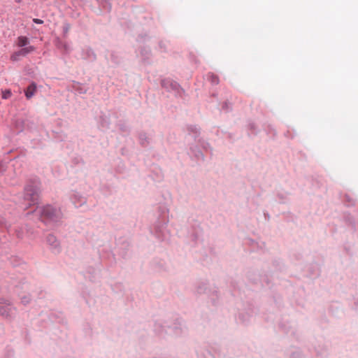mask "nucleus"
Returning <instances> with one entry per match:
<instances>
[{"label":"nucleus","mask_w":358,"mask_h":358,"mask_svg":"<svg viewBox=\"0 0 358 358\" xmlns=\"http://www.w3.org/2000/svg\"><path fill=\"white\" fill-rule=\"evenodd\" d=\"M37 212L40 215L41 221L46 224L57 223L59 222L62 217L60 208L50 203L38 207Z\"/></svg>","instance_id":"nucleus-1"},{"label":"nucleus","mask_w":358,"mask_h":358,"mask_svg":"<svg viewBox=\"0 0 358 358\" xmlns=\"http://www.w3.org/2000/svg\"><path fill=\"white\" fill-rule=\"evenodd\" d=\"M17 309L11 302L3 298L0 299V315L8 320H13L16 315Z\"/></svg>","instance_id":"nucleus-2"},{"label":"nucleus","mask_w":358,"mask_h":358,"mask_svg":"<svg viewBox=\"0 0 358 358\" xmlns=\"http://www.w3.org/2000/svg\"><path fill=\"white\" fill-rule=\"evenodd\" d=\"M165 223L156 222L151 227L150 232L159 240L164 241L169 238L168 233L164 231Z\"/></svg>","instance_id":"nucleus-3"},{"label":"nucleus","mask_w":358,"mask_h":358,"mask_svg":"<svg viewBox=\"0 0 358 358\" xmlns=\"http://www.w3.org/2000/svg\"><path fill=\"white\" fill-rule=\"evenodd\" d=\"M46 243L49 246L50 250L54 254H59L62 251L60 241L52 234H49L45 238Z\"/></svg>","instance_id":"nucleus-4"},{"label":"nucleus","mask_w":358,"mask_h":358,"mask_svg":"<svg viewBox=\"0 0 358 358\" xmlns=\"http://www.w3.org/2000/svg\"><path fill=\"white\" fill-rule=\"evenodd\" d=\"M253 315L252 309L243 310L238 315L237 321L243 324H247L250 322Z\"/></svg>","instance_id":"nucleus-5"},{"label":"nucleus","mask_w":358,"mask_h":358,"mask_svg":"<svg viewBox=\"0 0 358 358\" xmlns=\"http://www.w3.org/2000/svg\"><path fill=\"white\" fill-rule=\"evenodd\" d=\"M38 194L39 191L38 189L32 187H27L25 188L24 199L31 201L37 200L38 199Z\"/></svg>","instance_id":"nucleus-6"},{"label":"nucleus","mask_w":358,"mask_h":358,"mask_svg":"<svg viewBox=\"0 0 358 358\" xmlns=\"http://www.w3.org/2000/svg\"><path fill=\"white\" fill-rule=\"evenodd\" d=\"M36 91V85L35 83H32L30 85L28 86L25 91V96L27 99H30L33 96Z\"/></svg>","instance_id":"nucleus-7"},{"label":"nucleus","mask_w":358,"mask_h":358,"mask_svg":"<svg viewBox=\"0 0 358 358\" xmlns=\"http://www.w3.org/2000/svg\"><path fill=\"white\" fill-rule=\"evenodd\" d=\"M29 43V40L26 36H21L17 38L16 44L18 47L23 48L27 46Z\"/></svg>","instance_id":"nucleus-8"},{"label":"nucleus","mask_w":358,"mask_h":358,"mask_svg":"<svg viewBox=\"0 0 358 358\" xmlns=\"http://www.w3.org/2000/svg\"><path fill=\"white\" fill-rule=\"evenodd\" d=\"M208 289V285L206 282H200L196 287V292L199 294H206Z\"/></svg>","instance_id":"nucleus-9"},{"label":"nucleus","mask_w":358,"mask_h":358,"mask_svg":"<svg viewBox=\"0 0 358 358\" xmlns=\"http://www.w3.org/2000/svg\"><path fill=\"white\" fill-rule=\"evenodd\" d=\"M174 334L176 336H181L186 333V327L184 325L178 324L176 325L173 328Z\"/></svg>","instance_id":"nucleus-10"},{"label":"nucleus","mask_w":358,"mask_h":358,"mask_svg":"<svg viewBox=\"0 0 358 358\" xmlns=\"http://www.w3.org/2000/svg\"><path fill=\"white\" fill-rule=\"evenodd\" d=\"M34 50L35 48L32 45L23 47L21 50H19V54H21L22 57H24L27 55L34 52Z\"/></svg>","instance_id":"nucleus-11"},{"label":"nucleus","mask_w":358,"mask_h":358,"mask_svg":"<svg viewBox=\"0 0 358 358\" xmlns=\"http://www.w3.org/2000/svg\"><path fill=\"white\" fill-rule=\"evenodd\" d=\"M19 298L20 299L21 303L26 306L31 301V296L29 294H18Z\"/></svg>","instance_id":"nucleus-12"},{"label":"nucleus","mask_w":358,"mask_h":358,"mask_svg":"<svg viewBox=\"0 0 358 358\" xmlns=\"http://www.w3.org/2000/svg\"><path fill=\"white\" fill-rule=\"evenodd\" d=\"M11 95H12V93H11L10 90H9L2 92V98L3 99H8L11 96Z\"/></svg>","instance_id":"nucleus-13"},{"label":"nucleus","mask_w":358,"mask_h":358,"mask_svg":"<svg viewBox=\"0 0 358 358\" xmlns=\"http://www.w3.org/2000/svg\"><path fill=\"white\" fill-rule=\"evenodd\" d=\"M22 56L21 54H19V51L17 52H14L11 56H10V59L12 61H17L19 59V57Z\"/></svg>","instance_id":"nucleus-14"},{"label":"nucleus","mask_w":358,"mask_h":358,"mask_svg":"<svg viewBox=\"0 0 358 358\" xmlns=\"http://www.w3.org/2000/svg\"><path fill=\"white\" fill-rule=\"evenodd\" d=\"M33 21L36 24H43V21L40 19L34 18Z\"/></svg>","instance_id":"nucleus-15"},{"label":"nucleus","mask_w":358,"mask_h":358,"mask_svg":"<svg viewBox=\"0 0 358 358\" xmlns=\"http://www.w3.org/2000/svg\"><path fill=\"white\" fill-rule=\"evenodd\" d=\"M213 82L214 83H215V84H217V83H218V79H217V77H214V76H213Z\"/></svg>","instance_id":"nucleus-16"},{"label":"nucleus","mask_w":358,"mask_h":358,"mask_svg":"<svg viewBox=\"0 0 358 358\" xmlns=\"http://www.w3.org/2000/svg\"><path fill=\"white\" fill-rule=\"evenodd\" d=\"M17 3L21 2L22 0H15Z\"/></svg>","instance_id":"nucleus-17"},{"label":"nucleus","mask_w":358,"mask_h":358,"mask_svg":"<svg viewBox=\"0 0 358 358\" xmlns=\"http://www.w3.org/2000/svg\"><path fill=\"white\" fill-rule=\"evenodd\" d=\"M151 358H160V357H151Z\"/></svg>","instance_id":"nucleus-18"}]
</instances>
